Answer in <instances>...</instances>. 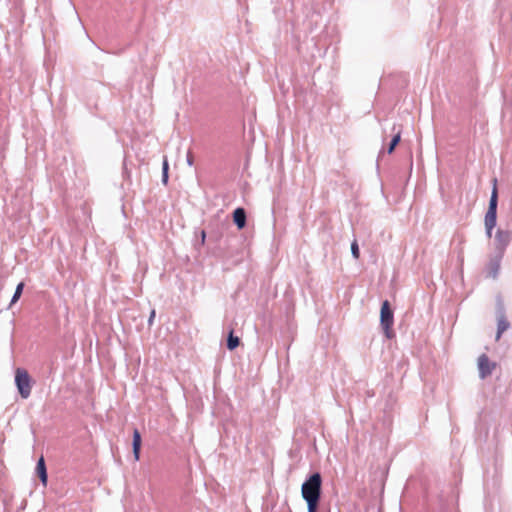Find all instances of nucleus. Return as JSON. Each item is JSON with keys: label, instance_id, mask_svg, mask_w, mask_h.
Wrapping results in <instances>:
<instances>
[{"label": "nucleus", "instance_id": "f257e3e1", "mask_svg": "<svg viewBox=\"0 0 512 512\" xmlns=\"http://www.w3.org/2000/svg\"><path fill=\"white\" fill-rule=\"evenodd\" d=\"M322 478L319 473L312 474L303 484L301 494L307 502L308 512H317L321 495Z\"/></svg>", "mask_w": 512, "mask_h": 512}, {"label": "nucleus", "instance_id": "f03ea898", "mask_svg": "<svg viewBox=\"0 0 512 512\" xmlns=\"http://www.w3.org/2000/svg\"><path fill=\"white\" fill-rule=\"evenodd\" d=\"M493 188L489 201L488 210L485 214L484 224L486 235L488 238L492 236V230L496 226L497 222V204H498V190H497V179H493Z\"/></svg>", "mask_w": 512, "mask_h": 512}, {"label": "nucleus", "instance_id": "7ed1b4c3", "mask_svg": "<svg viewBox=\"0 0 512 512\" xmlns=\"http://www.w3.org/2000/svg\"><path fill=\"white\" fill-rule=\"evenodd\" d=\"M15 384L20 396L27 399L32 390V379L24 368H17L15 370Z\"/></svg>", "mask_w": 512, "mask_h": 512}, {"label": "nucleus", "instance_id": "20e7f679", "mask_svg": "<svg viewBox=\"0 0 512 512\" xmlns=\"http://www.w3.org/2000/svg\"><path fill=\"white\" fill-rule=\"evenodd\" d=\"M394 322L393 311L390 308V304L387 300L382 303L380 311V324L385 332L387 338L393 336L392 326Z\"/></svg>", "mask_w": 512, "mask_h": 512}, {"label": "nucleus", "instance_id": "39448f33", "mask_svg": "<svg viewBox=\"0 0 512 512\" xmlns=\"http://www.w3.org/2000/svg\"><path fill=\"white\" fill-rule=\"evenodd\" d=\"M478 370L481 379L490 376L496 367L494 362H491L486 354H482L478 358Z\"/></svg>", "mask_w": 512, "mask_h": 512}, {"label": "nucleus", "instance_id": "423d86ee", "mask_svg": "<svg viewBox=\"0 0 512 512\" xmlns=\"http://www.w3.org/2000/svg\"><path fill=\"white\" fill-rule=\"evenodd\" d=\"M511 233L506 230H497L495 235V245L496 249L499 251V254H503L506 247L510 243Z\"/></svg>", "mask_w": 512, "mask_h": 512}, {"label": "nucleus", "instance_id": "0eeeda50", "mask_svg": "<svg viewBox=\"0 0 512 512\" xmlns=\"http://www.w3.org/2000/svg\"><path fill=\"white\" fill-rule=\"evenodd\" d=\"M502 255L503 254H499L489 261L487 265V275L489 277L496 278L498 276Z\"/></svg>", "mask_w": 512, "mask_h": 512}, {"label": "nucleus", "instance_id": "6e6552de", "mask_svg": "<svg viewBox=\"0 0 512 512\" xmlns=\"http://www.w3.org/2000/svg\"><path fill=\"white\" fill-rule=\"evenodd\" d=\"M36 473L39 476L42 484L44 486H46L47 485L48 476H47L46 465H45V461H44L43 457H40V459L37 462Z\"/></svg>", "mask_w": 512, "mask_h": 512}, {"label": "nucleus", "instance_id": "1a4fd4ad", "mask_svg": "<svg viewBox=\"0 0 512 512\" xmlns=\"http://www.w3.org/2000/svg\"><path fill=\"white\" fill-rule=\"evenodd\" d=\"M233 220L239 229H242L246 225V213L243 208H237L233 212Z\"/></svg>", "mask_w": 512, "mask_h": 512}, {"label": "nucleus", "instance_id": "9d476101", "mask_svg": "<svg viewBox=\"0 0 512 512\" xmlns=\"http://www.w3.org/2000/svg\"><path fill=\"white\" fill-rule=\"evenodd\" d=\"M133 455L136 461L140 459V448H141V435L140 432L135 429L133 432Z\"/></svg>", "mask_w": 512, "mask_h": 512}, {"label": "nucleus", "instance_id": "9b49d317", "mask_svg": "<svg viewBox=\"0 0 512 512\" xmlns=\"http://www.w3.org/2000/svg\"><path fill=\"white\" fill-rule=\"evenodd\" d=\"M509 327V323L506 321L504 316L499 317L498 325H497V339L501 337V334L507 330Z\"/></svg>", "mask_w": 512, "mask_h": 512}, {"label": "nucleus", "instance_id": "f8f14e48", "mask_svg": "<svg viewBox=\"0 0 512 512\" xmlns=\"http://www.w3.org/2000/svg\"><path fill=\"white\" fill-rule=\"evenodd\" d=\"M239 342V338L234 336L233 332L231 331L227 339V348L229 350H234L239 345Z\"/></svg>", "mask_w": 512, "mask_h": 512}, {"label": "nucleus", "instance_id": "ddd939ff", "mask_svg": "<svg viewBox=\"0 0 512 512\" xmlns=\"http://www.w3.org/2000/svg\"><path fill=\"white\" fill-rule=\"evenodd\" d=\"M400 139H401V133H400V131H398L394 135V137L392 138V140H391V142H390V144L388 146L387 152L389 154H391L394 151V149L397 146V144L399 143Z\"/></svg>", "mask_w": 512, "mask_h": 512}, {"label": "nucleus", "instance_id": "4468645a", "mask_svg": "<svg viewBox=\"0 0 512 512\" xmlns=\"http://www.w3.org/2000/svg\"><path fill=\"white\" fill-rule=\"evenodd\" d=\"M23 288H24V283H23V282H20V283L17 285L16 290H15V292H14V295H13V297H12V299H11V305H12V304H14V303H16V302L19 300V298L21 297V294H22V292H23Z\"/></svg>", "mask_w": 512, "mask_h": 512}, {"label": "nucleus", "instance_id": "2eb2a0df", "mask_svg": "<svg viewBox=\"0 0 512 512\" xmlns=\"http://www.w3.org/2000/svg\"><path fill=\"white\" fill-rule=\"evenodd\" d=\"M351 253L355 259H358L360 256L359 246L356 240L351 243Z\"/></svg>", "mask_w": 512, "mask_h": 512}, {"label": "nucleus", "instance_id": "dca6fc26", "mask_svg": "<svg viewBox=\"0 0 512 512\" xmlns=\"http://www.w3.org/2000/svg\"><path fill=\"white\" fill-rule=\"evenodd\" d=\"M162 170H163L162 181L164 183H167V181H168V162H167L166 159L163 162V169Z\"/></svg>", "mask_w": 512, "mask_h": 512}, {"label": "nucleus", "instance_id": "f3484780", "mask_svg": "<svg viewBox=\"0 0 512 512\" xmlns=\"http://www.w3.org/2000/svg\"><path fill=\"white\" fill-rule=\"evenodd\" d=\"M154 317H155V310H152L151 314H150V317L148 319V324L149 325H152Z\"/></svg>", "mask_w": 512, "mask_h": 512}, {"label": "nucleus", "instance_id": "a211bd4d", "mask_svg": "<svg viewBox=\"0 0 512 512\" xmlns=\"http://www.w3.org/2000/svg\"><path fill=\"white\" fill-rule=\"evenodd\" d=\"M187 163H188L189 166L193 165V157H192L190 152L187 155Z\"/></svg>", "mask_w": 512, "mask_h": 512}, {"label": "nucleus", "instance_id": "6ab92c4d", "mask_svg": "<svg viewBox=\"0 0 512 512\" xmlns=\"http://www.w3.org/2000/svg\"><path fill=\"white\" fill-rule=\"evenodd\" d=\"M205 236H206V235H205V232H204V231H202V235H201L202 241H204Z\"/></svg>", "mask_w": 512, "mask_h": 512}]
</instances>
